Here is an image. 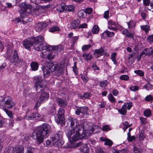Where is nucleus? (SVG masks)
Returning a JSON list of instances; mask_svg holds the SVG:
<instances>
[{
    "instance_id": "69168bd1",
    "label": "nucleus",
    "mask_w": 153,
    "mask_h": 153,
    "mask_svg": "<svg viewBox=\"0 0 153 153\" xmlns=\"http://www.w3.org/2000/svg\"><path fill=\"white\" fill-rule=\"evenodd\" d=\"M13 21L16 23H18L22 21L21 19L19 17L16 18L15 19L13 20Z\"/></svg>"
},
{
    "instance_id": "37998d69",
    "label": "nucleus",
    "mask_w": 153,
    "mask_h": 153,
    "mask_svg": "<svg viewBox=\"0 0 153 153\" xmlns=\"http://www.w3.org/2000/svg\"><path fill=\"white\" fill-rule=\"evenodd\" d=\"M143 52L144 53V56H143V57H145L147 55L148 56H150L151 55V51L149 48H146L144 49L143 50Z\"/></svg>"
},
{
    "instance_id": "c85d7f7f",
    "label": "nucleus",
    "mask_w": 153,
    "mask_h": 153,
    "mask_svg": "<svg viewBox=\"0 0 153 153\" xmlns=\"http://www.w3.org/2000/svg\"><path fill=\"white\" fill-rule=\"evenodd\" d=\"M78 16L79 18L83 19L87 16L84 10L82 9L79 10L78 13Z\"/></svg>"
},
{
    "instance_id": "473e14b6",
    "label": "nucleus",
    "mask_w": 153,
    "mask_h": 153,
    "mask_svg": "<svg viewBox=\"0 0 153 153\" xmlns=\"http://www.w3.org/2000/svg\"><path fill=\"white\" fill-rule=\"evenodd\" d=\"M60 30L59 27L57 26H53L50 28L49 31L51 33H53L55 31H59Z\"/></svg>"
},
{
    "instance_id": "6ab92c4d",
    "label": "nucleus",
    "mask_w": 153,
    "mask_h": 153,
    "mask_svg": "<svg viewBox=\"0 0 153 153\" xmlns=\"http://www.w3.org/2000/svg\"><path fill=\"white\" fill-rule=\"evenodd\" d=\"M81 113L83 115L84 117L87 118L89 115V110L88 107L86 106L80 107Z\"/></svg>"
},
{
    "instance_id": "4c0bfd02",
    "label": "nucleus",
    "mask_w": 153,
    "mask_h": 153,
    "mask_svg": "<svg viewBox=\"0 0 153 153\" xmlns=\"http://www.w3.org/2000/svg\"><path fill=\"white\" fill-rule=\"evenodd\" d=\"M118 111L120 114L125 115L127 112L126 108L125 107H123V105L121 108L118 110Z\"/></svg>"
},
{
    "instance_id": "2eb2a0df",
    "label": "nucleus",
    "mask_w": 153,
    "mask_h": 153,
    "mask_svg": "<svg viewBox=\"0 0 153 153\" xmlns=\"http://www.w3.org/2000/svg\"><path fill=\"white\" fill-rule=\"evenodd\" d=\"M107 52L105 51L104 49L101 47L99 49H96L94 51L93 55L96 58H98L101 56L105 55Z\"/></svg>"
},
{
    "instance_id": "aec40b11",
    "label": "nucleus",
    "mask_w": 153,
    "mask_h": 153,
    "mask_svg": "<svg viewBox=\"0 0 153 153\" xmlns=\"http://www.w3.org/2000/svg\"><path fill=\"white\" fill-rule=\"evenodd\" d=\"M10 121L8 119H5L0 116V128L6 127Z\"/></svg>"
},
{
    "instance_id": "e2e57ef3",
    "label": "nucleus",
    "mask_w": 153,
    "mask_h": 153,
    "mask_svg": "<svg viewBox=\"0 0 153 153\" xmlns=\"http://www.w3.org/2000/svg\"><path fill=\"white\" fill-rule=\"evenodd\" d=\"M109 11L107 10L105 12L104 14V17L106 19H108L109 17Z\"/></svg>"
},
{
    "instance_id": "412c9836",
    "label": "nucleus",
    "mask_w": 153,
    "mask_h": 153,
    "mask_svg": "<svg viewBox=\"0 0 153 153\" xmlns=\"http://www.w3.org/2000/svg\"><path fill=\"white\" fill-rule=\"evenodd\" d=\"M13 153H24V148L22 146L13 147L12 149Z\"/></svg>"
},
{
    "instance_id": "cd10ccee",
    "label": "nucleus",
    "mask_w": 153,
    "mask_h": 153,
    "mask_svg": "<svg viewBox=\"0 0 153 153\" xmlns=\"http://www.w3.org/2000/svg\"><path fill=\"white\" fill-rule=\"evenodd\" d=\"M82 56L84 59L86 61L90 60L93 59L92 55L90 54V53H84L82 55Z\"/></svg>"
},
{
    "instance_id": "6e6552de",
    "label": "nucleus",
    "mask_w": 153,
    "mask_h": 153,
    "mask_svg": "<svg viewBox=\"0 0 153 153\" xmlns=\"http://www.w3.org/2000/svg\"><path fill=\"white\" fill-rule=\"evenodd\" d=\"M62 131H57L51 137L52 144L55 147H62L64 143L62 139Z\"/></svg>"
},
{
    "instance_id": "603ef678",
    "label": "nucleus",
    "mask_w": 153,
    "mask_h": 153,
    "mask_svg": "<svg viewBox=\"0 0 153 153\" xmlns=\"http://www.w3.org/2000/svg\"><path fill=\"white\" fill-rule=\"evenodd\" d=\"M91 45H84L82 47V49L83 51H85L91 47Z\"/></svg>"
},
{
    "instance_id": "a19ab883",
    "label": "nucleus",
    "mask_w": 153,
    "mask_h": 153,
    "mask_svg": "<svg viewBox=\"0 0 153 153\" xmlns=\"http://www.w3.org/2000/svg\"><path fill=\"white\" fill-rule=\"evenodd\" d=\"M132 105L131 102H129V103H125L123 105V107L127 108L128 110H129Z\"/></svg>"
},
{
    "instance_id": "0e129e2a",
    "label": "nucleus",
    "mask_w": 153,
    "mask_h": 153,
    "mask_svg": "<svg viewBox=\"0 0 153 153\" xmlns=\"http://www.w3.org/2000/svg\"><path fill=\"white\" fill-rule=\"evenodd\" d=\"M142 151L141 149L134 147V153H142Z\"/></svg>"
},
{
    "instance_id": "c03bdc74",
    "label": "nucleus",
    "mask_w": 153,
    "mask_h": 153,
    "mask_svg": "<svg viewBox=\"0 0 153 153\" xmlns=\"http://www.w3.org/2000/svg\"><path fill=\"white\" fill-rule=\"evenodd\" d=\"M113 144V142L111 140L107 139L106 141L105 142L104 145H108L109 146H111Z\"/></svg>"
},
{
    "instance_id": "79ce46f5",
    "label": "nucleus",
    "mask_w": 153,
    "mask_h": 153,
    "mask_svg": "<svg viewBox=\"0 0 153 153\" xmlns=\"http://www.w3.org/2000/svg\"><path fill=\"white\" fill-rule=\"evenodd\" d=\"M123 125L124 126V127L123 128V129L124 130V131H125L126 129L129 127L131 125H129V123L127 121H125L123 123Z\"/></svg>"
},
{
    "instance_id": "774afa93",
    "label": "nucleus",
    "mask_w": 153,
    "mask_h": 153,
    "mask_svg": "<svg viewBox=\"0 0 153 153\" xmlns=\"http://www.w3.org/2000/svg\"><path fill=\"white\" fill-rule=\"evenodd\" d=\"M148 9L153 12V3H151L149 7H148Z\"/></svg>"
},
{
    "instance_id": "13d9d810",
    "label": "nucleus",
    "mask_w": 153,
    "mask_h": 153,
    "mask_svg": "<svg viewBox=\"0 0 153 153\" xmlns=\"http://www.w3.org/2000/svg\"><path fill=\"white\" fill-rule=\"evenodd\" d=\"M140 120L142 124L143 125L145 124L147 122L146 119L143 117H141L140 118Z\"/></svg>"
},
{
    "instance_id": "393cba45",
    "label": "nucleus",
    "mask_w": 153,
    "mask_h": 153,
    "mask_svg": "<svg viewBox=\"0 0 153 153\" xmlns=\"http://www.w3.org/2000/svg\"><path fill=\"white\" fill-rule=\"evenodd\" d=\"M30 88L29 87H27L25 88L24 91V95L25 96H28L31 98H34L33 96L35 95V93H32L30 92Z\"/></svg>"
},
{
    "instance_id": "5701e85b",
    "label": "nucleus",
    "mask_w": 153,
    "mask_h": 153,
    "mask_svg": "<svg viewBox=\"0 0 153 153\" xmlns=\"http://www.w3.org/2000/svg\"><path fill=\"white\" fill-rule=\"evenodd\" d=\"M80 151L83 153H89V149L86 143H82L79 148Z\"/></svg>"
},
{
    "instance_id": "9b49d317",
    "label": "nucleus",
    "mask_w": 153,
    "mask_h": 153,
    "mask_svg": "<svg viewBox=\"0 0 153 153\" xmlns=\"http://www.w3.org/2000/svg\"><path fill=\"white\" fill-rule=\"evenodd\" d=\"M51 22L50 19H47L44 22L39 23L36 25L35 28L37 32H43L45 31L46 28L51 24Z\"/></svg>"
},
{
    "instance_id": "1a4fd4ad",
    "label": "nucleus",
    "mask_w": 153,
    "mask_h": 153,
    "mask_svg": "<svg viewBox=\"0 0 153 153\" xmlns=\"http://www.w3.org/2000/svg\"><path fill=\"white\" fill-rule=\"evenodd\" d=\"M20 9L19 11L21 18L25 17V16L31 13V6L25 2H22L19 5Z\"/></svg>"
},
{
    "instance_id": "20e7f679",
    "label": "nucleus",
    "mask_w": 153,
    "mask_h": 153,
    "mask_svg": "<svg viewBox=\"0 0 153 153\" xmlns=\"http://www.w3.org/2000/svg\"><path fill=\"white\" fill-rule=\"evenodd\" d=\"M51 126L44 123L36 128L32 134V138L36 140V143L39 144L44 141V139L51 131Z\"/></svg>"
},
{
    "instance_id": "680f3d73",
    "label": "nucleus",
    "mask_w": 153,
    "mask_h": 153,
    "mask_svg": "<svg viewBox=\"0 0 153 153\" xmlns=\"http://www.w3.org/2000/svg\"><path fill=\"white\" fill-rule=\"evenodd\" d=\"M151 3L150 0H143V4L145 6L149 5Z\"/></svg>"
},
{
    "instance_id": "f3484780",
    "label": "nucleus",
    "mask_w": 153,
    "mask_h": 153,
    "mask_svg": "<svg viewBox=\"0 0 153 153\" xmlns=\"http://www.w3.org/2000/svg\"><path fill=\"white\" fill-rule=\"evenodd\" d=\"M80 22L78 19L72 20L70 24V27L72 29H78Z\"/></svg>"
},
{
    "instance_id": "72a5a7b5",
    "label": "nucleus",
    "mask_w": 153,
    "mask_h": 153,
    "mask_svg": "<svg viewBox=\"0 0 153 153\" xmlns=\"http://www.w3.org/2000/svg\"><path fill=\"white\" fill-rule=\"evenodd\" d=\"M141 29L145 31L147 34L149 30V26L148 25H143L140 26Z\"/></svg>"
},
{
    "instance_id": "a211bd4d",
    "label": "nucleus",
    "mask_w": 153,
    "mask_h": 153,
    "mask_svg": "<svg viewBox=\"0 0 153 153\" xmlns=\"http://www.w3.org/2000/svg\"><path fill=\"white\" fill-rule=\"evenodd\" d=\"M41 115L38 113L34 112L30 115L28 116V119L32 120H40Z\"/></svg>"
},
{
    "instance_id": "a18cd8bd",
    "label": "nucleus",
    "mask_w": 153,
    "mask_h": 153,
    "mask_svg": "<svg viewBox=\"0 0 153 153\" xmlns=\"http://www.w3.org/2000/svg\"><path fill=\"white\" fill-rule=\"evenodd\" d=\"M127 23L128 28H132L134 27V21L133 20H131Z\"/></svg>"
},
{
    "instance_id": "0eeeda50",
    "label": "nucleus",
    "mask_w": 153,
    "mask_h": 153,
    "mask_svg": "<svg viewBox=\"0 0 153 153\" xmlns=\"http://www.w3.org/2000/svg\"><path fill=\"white\" fill-rule=\"evenodd\" d=\"M85 126V128H82L83 129L82 130L81 134L80 136V138L79 139L87 138L90 136L91 134L96 133L98 131V129L99 128V126L97 125H94L91 127L88 130V126L87 124Z\"/></svg>"
},
{
    "instance_id": "6e6d98bb",
    "label": "nucleus",
    "mask_w": 153,
    "mask_h": 153,
    "mask_svg": "<svg viewBox=\"0 0 153 153\" xmlns=\"http://www.w3.org/2000/svg\"><path fill=\"white\" fill-rule=\"evenodd\" d=\"M3 153H13L11 148L10 147H8L6 148Z\"/></svg>"
},
{
    "instance_id": "bb28decb",
    "label": "nucleus",
    "mask_w": 153,
    "mask_h": 153,
    "mask_svg": "<svg viewBox=\"0 0 153 153\" xmlns=\"http://www.w3.org/2000/svg\"><path fill=\"white\" fill-rule=\"evenodd\" d=\"M57 54V52L55 50H53L48 54L47 58L50 61L54 58V57Z\"/></svg>"
},
{
    "instance_id": "09e8293b",
    "label": "nucleus",
    "mask_w": 153,
    "mask_h": 153,
    "mask_svg": "<svg viewBox=\"0 0 153 153\" xmlns=\"http://www.w3.org/2000/svg\"><path fill=\"white\" fill-rule=\"evenodd\" d=\"M85 12L86 13V15H87V14H91L93 11V9L92 8L88 7L85 9L84 10Z\"/></svg>"
},
{
    "instance_id": "f03ea898",
    "label": "nucleus",
    "mask_w": 153,
    "mask_h": 153,
    "mask_svg": "<svg viewBox=\"0 0 153 153\" xmlns=\"http://www.w3.org/2000/svg\"><path fill=\"white\" fill-rule=\"evenodd\" d=\"M42 69L45 79L48 78L51 74L55 78L59 76L63 71V68L61 64L55 61L45 63L42 67Z\"/></svg>"
},
{
    "instance_id": "ea45409f",
    "label": "nucleus",
    "mask_w": 153,
    "mask_h": 153,
    "mask_svg": "<svg viewBox=\"0 0 153 153\" xmlns=\"http://www.w3.org/2000/svg\"><path fill=\"white\" fill-rule=\"evenodd\" d=\"M83 96L84 97V99H89L90 98L91 96V94L89 92H85L83 94Z\"/></svg>"
},
{
    "instance_id": "423d86ee",
    "label": "nucleus",
    "mask_w": 153,
    "mask_h": 153,
    "mask_svg": "<svg viewBox=\"0 0 153 153\" xmlns=\"http://www.w3.org/2000/svg\"><path fill=\"white\" fill-rule=\"evenodd\" d=\"M12 49L7 48L6 52L4 54V56L9 59L11 63L14 64L16 65H17L18 64L20 66L22 65V63H24L23 60L19 57L18 51L15 50L12 55Z\"/></svg>"
},
{
    "instance_id": "39448f33",
    "label": "nucleus",
    "mask_w": 153,
    "mask_h": 153,
    "mask_svg": "<svg viewBox=\"0 0 153 153\" xmlns=\"http://www.w3.org/2000/svg\"><path fill=\"white\" fill-rule=\"evenodd\" d=\"M15 105V103L13 101L11 97L3 96L0 99V106L3 108V110L6 114L11 119L14 118V114L11 111L7 109L12 108Z\"/></svg>"
},
{
    "instance_id": "bf43d9fd",
    "label": "nucleus",
    "mask_w": 153,
    "mask_h": 153,
    "mask_svg": "<svg viewBox=\"0 0 153 153\" xmlns=\"http://www.w3.org/2000/svg\"><path fill=\"white\" fill-rule=\"evenodd\" d=\"M88 25L85 23H84L79 25L78 29H80L82 28H86L87 27Z\"/></svg>"
},
{
    "instance_id": "338daca9",
    "label": "nucleus",
    "mask_w": 153,
    "mask_h": 153,
    "mask_svg": "<svg viewBox=\"0 0 153 153\" xmlns=\"http://www.w3.org/2000/svg\"><path fill=\"white\" fill-rule=\"evenodd\" d=\"M79 39L78 36H74L72 38V43H74V44H75L77 42V40Z\"/></svg>"
},
{
    "instance_id": "8fccbe9b",
    "label": "nucleus",
    "mask_w": 153,
    "mask_h": 153,
    "mask_svg": "<svg viewBox=\"0 0 153 153\" xmlns=\"http://www.w3.org/2000/svg\"><path fill=\"white\" fill-rule=\"evenodd\" d=\"M129 76L127 75H123L120 76V79L122 80H127L129 79Z\"/></svg>"
},
{
    "instance_id": "ddd939ff",
    "label": "nucleus",
    "mask_w": 153,
    "mask_h": 153,
    "mask_svg": "<svg viewBox=\"0 0 153 153\" xmlns=\"http://www.w3.org/2000/svg\"><path fill=\"white\" fill-rule=\"evenodd\" d=\"M44 50H46L48 51H49L51 50L60 51L63 48V46L62 45H59L57 46H51L47 43L44 42Z\"/></svg>"
},
{
    "instance_id": "f8f14e48",
    "label": "nucleus",
    "mask_w": 153,
    "mask_h": 153,
    "mask_svg": "<svg viewBox=\"0 0 153 153\" xmlns=\"http://www.w3.org/2000/svg\"><path fill=\"white\" fill-rule=\"evenodd\" d=\"M75 7L72 5H66L64 4L63 5H61L59 8L57 9V11L59 13L65 12L67 13L69 12H74L75 10Z\"/></svg>"
},
{
    "instance_id": "c756f323",
    "label": "nucleus",
    "mask_w": 153,
    "mask_h": 153,
    "mask_svg": "<svg viewBox=\"0 0 153 153\" xmlns=\"http://www.w3.org/2000/svg\"><path fill=\"white\" fill-rule=\"evenodd\" d=\"M134 62V52L129 55L128 57V63L131 65Z\"/></svg>"
},
{
    "instance_id": "58836bf2",
    "label": "nucleus",
    "mask_w": 153,
    "mask_h": 153,
    "mask_svg": "<svg viewBox=\"0 0 153 153\" xmlns=\"http://www.w3.org/2000/svg\"><path fill=\"white\" fill-rule=\"evenodd\" d=\"M109 100L112 103L114 102H115V98L113 96L111 93H109L108 96Z\"/></svg>"
},
{
    "instance_id": "e433bc0d",
    "label": "nucleus",
    "mask_w": 153,
    "mask_h": 153,
    "mask_svg": "<svg viewBox=\"0 0 153 153\" xmlns=\"http://www.w3.org/2000/svg\"><path fill=\"white\" fill-rule=\"evenodd\" d=\"M143 114L145 116L149 117L151 115L152 112L150 110L146 109L144 111Z\"/></svg>"
},
{
    "instance_id": "3c124183",
    "label": "nucleus",
    "mask_w": 153,
    "mask_h": 153,
    "mask_svg": "<svg viewBox=\"0 0 153 153\" xmlns=\"http://www.w3.org/2000/svg\"><path fill=\"white\" fill-rule=\"evenodd\" d=\"M102 129L104 131H109L111 130V129L109 126L107 125H104L102 127Z\"/></svg>"
},
{
    "instance_id": "4be33fe9",
    "label": "nucleus",
    "mask_w": 153,
    "mask_h": 153,
    "mask_svg": "<svg viewBox=\"0 0 153 153\" xmlns=\"http://www.w3.org/2000/svg\"><path fill=\"white\" fill-rule=\"evenodd\" d=\"M114 35V33L113 32H110L106 30L102 33L101 34V37L102 38H105L106 37H111Z\"/></svg>"
},
{
    "instance_id": "49530a36",
    "label": "nucleus",
    "mask_w": 153,
    "mask_h": 153,
    "mask_svg": "<svg viewBox=\"0 0 153 153\" xmlns=\"http://www.w3.org/2000/svg\"><path fill=\"white\" fill-rule=\"evenodd\" d=\"M134 73L141 76H143L144 75V73L140 70L134 71Z\"/></svg>"
},
{
    "instance_id": "7c9ffc66",
    "label": "nucleus",
    "mask_w": 153,
    "mask_h": 153,
    "mask_svg": "<svg viewBox=\"0 0 153 153\" xmlns=\"http://www.w3.org/2000/svg\"><path fill=\"white\" fill-rule=\"evenodd\" d=\"M122 33L123 35H126V36L127 37H129L132 38L134 37L133 34L129 32L127 30H123L122 32Z\"/></svg>"
},
{
    "instance_id": "5fc2aeb1",
    "label": "nucleus",
    "mask_w": 153,
    "mask_h": 153,
    "mask_svg": "<svg viewBox=\"0 0 153 153\" xmlns=\"http://www.w3.org/2000/svg\"><path fill=\"white\" fill-rule=\"evenodd\" d=\"M153 98L152 96L150 95H149L147 96L145 98V100L147 101H150L153 100Z\"/></svg>"
},
{
    "instance_id": "a878e982",
    "label": "nucleus",
    "mask_w": 153,
    "mask_h": 153,
    "mask_svg": "<svg viewBox=\"0 0 153 153\" xmlns=\"http://www.w3.org/2000/svg\"><path fill=\"white\" fill-rule=\"evenodd\" d=\"M39 63L36 62L32 61L30 64V70L32 71H36L38 69Z\"/></svg>"
},
{
    "instance_id": "f704fd0d",
    "label": "nucleus",
    "mask_w": 153,
    "mask_h": 153,
    "mask_svg": "<svg viewBox=\"0 0 153 153\" xmlns=\"http://www.w3.org/2000/svg\"><path fill=\"white\" fill-rule=\"evenodd\" d=\"M116 53H113L111 54V59L112 61L113 62L114 64L116 65V64L117 63L116 59Z\"/></svg>"
},
{
    "instance_id": "2f4dec72",
    "label": "nucleus",
    "mask_w": 153,
    "mask_h": 153,
    "mask_svg": "<svg viewBox=\"0 0 153 153\" xmlns=\"http://www.w3.org/2000/svg\"><path fill=\"white\" fill-rule=\"evenodd\" d=\"M100 30V28L97 25H94L92 27L91 30L94 34H97L98 33Z\"/></svg>"
},
{
    "instance_id": "9d476101",
    "label": "nucleus",
    "mask_w": 153,
    "mask_h": 153,
    "mask_svg": "<svg viewBox=\"0 0 153 153\" xmlns=\"http://www.w3.org/2000/svg\"><path fill=\"white\" fill-rule=\"evenodd\" d=\"M64 113L65 111L63 108H59L57 116L54 117L55 121L58 124H62L64 123L65 120Z\"/></svg>"
},
{
    "instance_id": "de8ad7c7",
    "label": "nucleus",
    "mask_w": 153,
    "mask_h": 153,
    "mask_svg": "<svg viewBox=\"0 0 153 153\" xmlns=\"http://www.w3.org/2000/svg\"><path fill=\"white\" fill-rule=\"evenodd\" d=\"M144 134L142 131H141L140 134H139L138 138L140 140H142L145 138Z\"/></svg>"
},
{
    "instance_id": "7ed1b4c3",
    "label": "nucleus",
    "mask_w": 153,
    "mask_h": 153,
    "mask_svg": "<svg viewBox=\"0 0 153 153\" xmlns=\"http://www.w3.org/2000/svg\"><path fill=\"white\" fill-rule=\"evenodd\" d=\"M44 37L42 36L32 37L24 39L22 42L23 47L28 51H30V47L34 46L33 49L37 51L44 50Z\"/></svg>"
},
{
    "instance_id": "052dcab7",
    "label": "nucleus",
    "mask_w": 153,
    "mask_h": 153,
    "mask_svg": "<svg viewBox=\"0 0 153 153\" xmlns=\"http://www.w3.org/2000/svg\"><path fill=\"white\" fill-rule=\"evenodd\" d=\"M81 79L83 81L85 82H87L88 80V78L86 76L82 75L81 77Z\"/></svg>"
},
{
    "instance_id": "dca6fc26",
    "label": "nucleus",
    "mask_w": 153,
    "mask_h": 153,
    "mask_svg": "<svg viewBox=\"0 0 153 153\" xmlns=\"http://www.w3.org/2000/svg\"><path fill=\"white\" fill-rule=\"evenodd\" d=\"M58 105L62 108H64L68 105V102L65 99L57 97L56 99Z\"/></svg>"
},
{
    "instance_id": "c9c22d12",
    "label": "nucleus",
    "mask_w": 153,
    "mask_h": 153,
    "mask_svg": "<svg viewBox=\"0 0 153 153\" xmlns=\"http://www.w3.org/2000/svg\"><path fill=\"white\" fill-rule=\"evenodd\" d=\"M94 149L96 153H105L102 149L100 146L94 147Z\"/></svg>"
},
{
    "instance_id": "f257e3e1",
    "label": "nucleus",
    "mask_w": 153,
    "mask_h": 153,
    "mask_svg": "<svg viewBox=\"0 0 153 153\" xmlns=\"http://www.w3.org/2000/svg\"><path fill=\"white\" fill-rule=\"evenodd\" d=\"M78 122V121L76 118L71 117H68V123H70L72 128L71 130H69L66 133L70 142L72 144L79 140L80 138V136L82 131V129L85 128V125L87 124L86 122L82 123L81 124H79Z\"/></svg>"
},
{
    "instance_id": "864d4df0",
    "label": "nucleus",
    "mask_w": 153,
    "mask_h": 153,
    "mask_svg": "<svg viewBox=\"0 0 153 153\" xmlns=\"http://www.w3.org/2000/svg\"><path fill=\"white\" fill-rule=\"evenodd\" d=\"M148 41L150 43H153V34L149 35L147 38Z\"/></svg>"
},
{
    "instance_id": "4468645a",
    "label": "nucleus",
    "mask_w": 153,
    "mask_h": 153,
    "mask_svg": "<svg viewBox=\"0 0 153 153\" xmlns=\"http://www.w3.org/2000/svg\"><path fill=\"white\" fill-rule=\"evenodd\" d=\"M33 82L35 84V86H46L45 81L40 76L35 77Z\"/></svg>"
},
{
    "instance_id": "b1692460",
    "label": "nucleus",
    "mask_w": 153,
    "mask_h": 153,
    "mask_svg": "<svg viewBox=\"0 0 153 153\" xmlns=\"http://www.w3.org/2000/svg\"><path fill=\"white\" fill-rule=\"evenodd\" d=\"M49 95L45 92H43L40 95L39 100L40 101L45 102L47 101L49 98Z\"/></svg>"
},
{
    "instance_id": "4d7b16f0",
    "label": "nucleus",
    "mask_w": 153,
    "mask_h": 153,
    "mask_svg": "<svg viewBox=\"0 0 153 153\" xmlns=\"http://www.w3.org/2000/svg\"><path fill=\"white\" fill-rule=\"evenodd\" d=\"M108 82L107 80H105L100 82V86H106Z\"/></svg>"
}]
</instances>
